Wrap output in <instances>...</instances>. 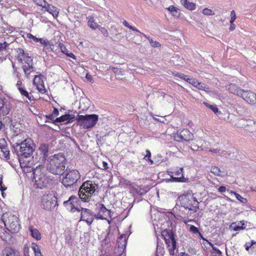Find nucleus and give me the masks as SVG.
I'll return each instance as SVG.
<instances>
[{
    "instance_id": "nucleus-48",
    "label": "nucleus",
    "mask_w": 256,
    "mask_h": 256,
    "mask_svg": "<svg viewBox=\"0 0 256 256\" xmlns=\"http://www.w3.org/2000/svg\"><path fill=\"white\" fill-rule=\"evenodd\" d=\"M69 198L70 201H72L75 206L78 204L79 198H80V197L78 198L75 196H72Z\"/></svg>"
},
{
    "instance_id": "nucleus-22",
    "label": "nucleus",
    "mask_w": 256,
    "mask_h": 256,
    "mask_svg": "<svg viewBox=\"0 0 256 256\" xmlns=\"http://www.w3.org/2000/svg\"><path fill=\"white\" fill-rule=\"evenodd\" d=\"M42 8H44L46 11L51 14L54 16V17L58 16V8L52 5L49 4L46 2Z\"/></svg>"
},
{
    "instance_id": "nucleus-29",
    "label": "nucleus",
    "mask_w": 256,
    "mask_h": 256,
    "mask_svg": "<svg viewBox=\"0 0 256 256\" xmlns=\"http://www.w3.org/2000/svg\"><path fill=\"white\" fill-rule=\"evenodd\" d=\"M28 230L32 238H36V240H40L41 239V234L38 230L34 228L32 226H30Z\"/></svg>"
},
{
    "instance_id": "nucleus-3",
    "label": "nucleus",
    "mask_w": 256,
    "mask_h": 256,
    "mask_svg": "<svg viewBox=\"0 0 256 256\" xmlns=\"http://www.w3.org/2000/svg\"><path fill=\"white\" fill-rule=\"evenodd\" d=\"M49 148L48 144L43 143L40 144L34 155L32 156L33 162L36 164H38L36 166H40L42 168L44 167V164L48 156Z\"/></svg>"
},
{
    "instance_id": "nucleus-40",
    "label": "nucleus",
    "mask_w": 256,
    "mask_h": 256,
    "mask_svg": "<svg viewBox=\"0 0 256 256\" xmlns=\"http://www.w3.org/2000/svg\"><path fill=\"white\" fill-rule=\"evenodd\" d=\"M230 193L231 194H234L236 196V198L240 202L243 204H245L247 202V200L246 198H243L242 196L240 194L234 191H230Z\"/></svg>"
},
{
    "instance_id": "nucleus-6",
    "label": "nucleus",
    "mask_w": 256,
    "mask_h": 256,
    "mask_svg": "<svg viewBox=\"0 0 256 256\" xmlns=\"http://www.w3.org/2000/svg\"><path fill=\"white\" fill-rule=\"evenodd\" d=\"M32 170L36 188L40 189L46 188L48 184V180L46 177L44 168L36 166L32 168Z\"/></svg>"
},
{
    "instance_id": "nucleus-35",
    "label": "nucleus",
    "mask_w": 256,
    "mask_h": 256,
    "mask_svg": "<svg viewBox=\"0 0 256 256\" xmlns=\"http://www.w3.org/2000/svg\"><path fill=\"white\" fill-rule=\"evenodd\" d=\"M31 248L34 253L35 256H42V254L40 248L36 244L32 242V244Z\"/></svg>"
},
{
    "instance_id": "nucleus-53",
    "label": "nucleus",
    "mask_w": 256,
    "mask_h": 256,
    "mask_svg": "<svg viewBox=\"0 0 256 256\" xmlns=\"http://www.w3.org/2000/svg\"><path fill=\"white\" fill-rule=\"evenodd\" d=\"M6 189V188L2 186V176H0V190L2 192V195L4 196L3 192Z\"/></svg>"
},
{
    "instance_id": "nucleus-46",
    "label": "nucleus",
    "mask_w": 256,
    "mask_h": 256,
    "mask_svg": "<svg viewBox=\"0 0 256 256\" xmlns=\"http://www.w3.org/2000/svg\"><path fill=\"white\" fill-rule=\"evenodd\" d=\"M97 28H98L101 33L104 35L105 37H108V30L104 27H102L100 26H97Z\"/></svg>"
},
{
    "instance_id": "nucleus-44",
    "label": "nucleus",
    "mask_w": 256,
    "mask_h": 256,
    "mask_svg": "<svg viewBox=\"0 0 256 256\" xmlns=\"http://www.w3.org/2000/svg\"><path fill=\"white\" fill-rule=\"evenodd\" d=\"M189 230L191 232L194 234H198L199 236H200L201 238H202V234L199 232L198 228L194 226L191 225L190 227Z\"/></svg>"
},
{
    "instance_id": "nucleus-26",
    "label": "nucleus",
    "mask_w": 256,
    "mask_h": 256,
    "mask_svg": "<svg viewBox=\"0 0 256 256\" xmlns=\"http://www.w3.org/2000/svg\"><path fill=\"white\" fill-rule=\"evenodd\" d=\"M166 246L170 256H174L178 252V248L176 244V242L166 244Z\"/></svg>"
},
{
    "instance_id": "nucleus-13",
    "label": "nucleus",
    "mask_w": 256,
    "mask_h": 256,
    "mask_svg": "<svg viewBox=\"0 0 256 256\" xmlns=\"http://www.w3.org/2000/svg\"><path fill=\"white\" fill-rule=\"evenodd\" d=\"M184 168H178L174 171V174L176 176L174 178H172V180H168V182H188V178L184 176Z\"/></svg>"
},
{
    "instance_id": "nucleus-63",
    "label": "nucleus",
    "mask_w": 256,
    "mask_h": 256,
    "mask_svg": "<svg viewBox=\"0 0 256 256\" xmlns=\"http://www.w3.org/2000/svg\"><path fill=\"white\" fill-rule=\"evenodd\" d=\"M52 114H53L54 116H58L59 114V112H58V108H54Z\"/></svg>"
},
{
    "instance_id": "nucleus-50",
    "label": "nucleus",
    "mask_w": 256,
    "mask_h": 256,
    "mask_svg": "<svg viewBox=\"0 0 256 256\" xmlns=\"http://www.w3.org/2000/svg\"><path fill=\"white\" fill-rule=\"evenodd\" d=\"M34 2L42 8L46 4V2L44 0H33Z\"/></svg>"
},
{
    "instance_id": "nucleus-11",
    "label": "nucleus",
    "mask_w": 256,
    "mask_h": 256,
    "mask_svg": "<svg viewBox=\"0 0 256 256\" xmlns=\"http://www.w3.org/2000/svg\"><path fill=\"white\" fill-rule=\"evenodd\" d=\"M80 212V222H86L88 226H90L94 220V212L90 209L84 208H81Z\"/></svg>"
},
{
    "instance_id": "nucleus-12",
    "label": "nucleus",
    "mask_w": 256,
    "mask_h": 256,
    "mask_svg": "<svg viewBox=\"0 0 256 256\" xmlns=\"http://www.w3.org/2000/svg\"><path fill=\"white\" fill-rule=\"evenodd\" d=\"M176 76L181 79L185 80L186 82L192 84L198 90H202L206 92H210V88L206 86V84L198 82L195 79L190 78L188 77V76L185 75L184 74H178Z\"/></svg>"
},
{
    "instance_id": "nucleus-37",
    "label": "nucleus",
    "mask_w": 256,
    "mask_h": 256,
    "mask_svg": "<svg viewBox=\"0 0 256 256\" xmlns=\"http://www.w3.org/2000/svg\"><path fill=\"white\" fill-rule=\"evenodd\" d=\"M212 250L211 252V256H222V252L216 247L214 246L212 244Z\"/></svg>"
},
{
    "instance_id": "nucleus-9",
    "label": "nucleus",
    "mask_w": 256,
    "mask_h": 256,
    "mask_svg": "<svg viewBox=\"0 0 256 256\" xmlns=\"http://www.w3.org/2000/svg\"><path fill=\"white\" fill-rule=\"evenodd\" d=\"M179 199L181 206L185 209L194 212H196L199 209V202L195 197L184 195L180 196Z\"/></svg>"
},
{
    "instance_id": "nucleus-60",
    "label": "nucleus",
    "mask_w": 256,
    "mask_h": 256,
    "mask_svg": "<svg viewBox=\"0 0 256 256\" xmlns=\"http://www.w3.org/2000/svg\"><path fill=\"white\" fill-rule=\"evenodd\" d=\"M29 248H26V245L24 246V256H30L29 255Z\"/></svg>"
},
{
    "instance_id": "nucleus-47",
    "label": "nucleus",
    "mask_w": 256,
    "mask_h": 256,
    "mask_svg": "<svg viewBox=\"0 0 256 256\" xmlns=\"http://www.w3.org/2000/svg\"><path fill=\"white\" fill-rule=\"evenodd\" d=\"M163 252H164V248L158 244L155 256H162Z\"/></svg>"
},
{
    "instance_id": "nucleus-14",
    "label": "nucleus",
    "mask_w": 256,
    "mask_h": 256,
    "mask_svg": "<svg viewBox=\"0 0 256 256\" xmlns=\"http://www.w3.org/2000/svg\"><path fill=\"white\" fill-rule=\"evenodd\" d=\"M12 104L6 98H0V114L4 116L8 114L12 108Z\"/></svg>"
},
{
    "instance_id": "nucleus-25",
    "label": "nucleus",
    "mask_w": 256,
    "mask_h": 256,
    "mask_svg": "<svg viewBox=\"0 0 256 256\" xmlns=\"http://www.w3.org/2000/svg\"><path fill=\"white\" fill-rule=\"evenodd\" d=\"M97 208H98V212L104 216H108L109 217H112V212L110 210H108L104 205L102 204H99L97 206Z\"/></svg>"
},
{
    "instance_id": "nucleus-17",
    "label": "nucleus",
    "mask_w": 256,
    "mask_h": 256,
    "mask_svg": "<svg viewBox=\"0 0 256 256\" xmlns=\"http://www.w3.org/2000/svg\"><path fill=\"white\" fill-rule=\"evenodd\" d=\"M240 96L248 104H256V94L251 91L243 90Z\"/></svg>"
},
{
    "instance_id": "nucleus-30",
    "label": "nucleus",
    "mask_w": 256,
    "mask_h": 256,
    "mask_svg": "<svg viewBox=\"0 0 256 256\" xmlns=\"http://www.w3.org/2000/svg\"><path fill=\"white\" fill-rule=\"evenodd\" d=\"M43 76H44L42 74H40L39 76H34V79L33 80L34 84L35 86H36L37 89L40 92H42V93H44V92L42 91L44 90V86L42 84L41 87L38 86V84H36V80L38 79V82L40 83V80H42V82H42V80L41 78Z\"/></svg>"
},
{
    "instance_id": "nucleus-23",
    "label": "nucleus",
    "mask_w": 256,
    "mask_h": 256,
    "mask_svg": "<svg viewBox=\"0 0 256 256\" xmlns=\"http://www.w3.org/2000/svg\"><path fill=\"white\" fill-rule=\"evenodd\" d=\"M15 57L18 60V62L20 64H23L24 57L26 56L27 53L24 52V50L22 48H18L16 50Z\"/></svg>"
},
{
    "instance_id": "nucleus-61",
    "label": "nucleus",
    "mask_w": 256,
    "mask_h": 256,
    "mask_svg": "<svg viewBox=\"0 0 256 256\" xmlns=\"http://www.w3.org/2000/svg\"><path fill=\"white\" fill-rule=\"evenodd\" d=\"M226 186H220V187H219V188H218V190L220 192H225L226 191Z\"/></svg>"
},
{
    "instance_id": "nucleus-27",
    "label": "nucleus",
    "mask_w": 256,
    "mask_h": 256,
    "mask_svg": "<svg viewBox=\"0 0 256 256\" xmlns=\"http://www.w3.org/2000/svg\"><path fill=\"white\" fill-rule=\"evenodd\" d=\"M36 42H40L44 46L47 48L52 50L54 48V45L50 44V42L47 39H42L40 38H34Z\"/></svg>"
},
{
    "instance_id": "nucleus-64",
    "label": "nucleus",
    "mask_w": 256,
    "mask_h": 256,
    "mask_svg": "<svg viewBox=\"0 0 256 256\" xmlns=\"http://www.w3.org/2000/svg\"><path fill=\"white\" fill-rule=\"evenodd\" d=\"M235 28H236V25L234 24V22L230 23V26L229 28L230 30L232 31V30H234L235 29Z\"/></svg>"
},
{
    "instance_id": "nucleus-2",
    "label": "nucleus",
    "mask_w": 256,
    "mask_h": 256,
    "mask_svg": "<svg viewBox=\"0 0 256 256\" xmlns=\"http://www.w3.org/2000/svg\"><path fill=\"white\" fill-rule=\"evenodd\" d=\"M66 160L64 154L59 153L50 157L47 170L55 175H62L64 174Z\"/></svg>"
},
{
    "instance_id": "nucleus-49",
    "label": "nucleus",
    "mask_w": 256,
    "mask_h": 256,
    "mask_svg": "<svg viewBox=\"0 0 256 256\" xmlns=\"http://www.w3.org/2000/svg\"><path fill=\"white\" fill-rule=\"evenodd\" d=\"M150 44L151 46L154 48H158L160 46V44L156 41L154 40L152 38H150V40H149Z\"/></svg>"
},
{
    "instance_id": "nucleus-54",
    "label": "nucleus",
    "mask_w": 256,
    "mask_h": 256,
    "mask_svg": "<svg viewBox=\"0 0 256 256\" xmlns=\"http://www.w3.org/2000/svg\"><path fill=\"white\" fill-rule=\"evenodd\" d=\"M108 135V133H106L105 134L104 136H101V135H96V138H97V143H98V142H102V140H104V137L105 136H106Z\"/></svg>"
},
{
    "instance_id": "nucleus-8",
    "label": "nucleus",
    "mask_w": 256,
    "mask_h": 256,
    "mask_svg": "<svg viewBox=\"0 0 256 256\" xmlns=\"http://www.w3.org/2000/svg\"><path fill=\"white\" fill-rule=\"evenodd\" d=\"M80 177V172L76 170H66L60 182L67 188H70L76 183Z\"/></svg>"
},
{
    "instance_id": "nucleus-51",
    "label": "nucleus",
    "mask_w": 256,
    "mask_h": 256,
    "mask_svg": "<svg viewBox=\"0 0 256 256\" xmlns=\"http://www.w3.org/2000/svg\"><path fill=\"white\" fill-rule=\"evenodd\" d=\"M202 14L206 16H212L214 14V12L210 9L205 8L202 10Z\"/></svg>"
},
{
    "instance_id": "nucleus-31",
    "label": "nucleus",
    "mask_w": 256,
    "mask_h": 256,
    "mask_svg": "<svg viewBox=\"0 0 256 256\" xmlns=\"http://www.w3.org/2000/svg\"><path fill=\"white\" fill-rule=\"evenodd\" d=\"M58 47L60 48L62 53L66 54L68 57L74 58V60L76 59V56L72 52H68V50L66 49V48L62 43H60L58 44Z\"/></svg>"
},
{
    "instance_id": "nucleus-52",
    "label": "nucleus",
    "mask_w": 256,
    "mask_h": 256,
    "mask_svg": "<svg viewBox=\"0 0 256 256\" xmlns=\"http://www.w3.org/2000/svg\"><path fill=\"white\" fill-rule=\"evenodd\" d=\"M230 23H232L236 19V12L234 10H232L230 12Z\"/></svg>"
},
{
    "instance_id": "nucleus-57",
    "label": "nucleus",
    "mask_w": 256,
    "mask_h": 256,
    "mask_svg": "<svg viewBox=\"0 0 256 256\" xmlns=\"http://www.w3.org/2000/svg\"><path fill=\"white\" fill-rule=\"evenodd\" d=\"M94 218L96 220H106L98 211L96 214H95Z\"/></svg>"
},
{
    "instance_id": "nucleus-7",
    "label": "nucleus",
    "mask_w": 256,
    "mask_h": 256,
    "mask_svg": "<svg viewBox=\"0 0 256 256\" xmlns=\"http://www.w3.org/2000/svg\"><path fill=\"white\" fill-rule=\"evenodd\" d=\"M98 119V116L96 114L78 115L76 120L78 125L83 128L89 129L95 126Z\"/></svg>"
},
{
    "instance_id": "nucleus-45",
    "label": "nucleus",
    "mask_w": 256,
    "mask_h": 256,
    "mask_svg": "<svg viewBox=\"0 0 256 256\" xmlns=\"http://www.w3.org/2000/svg\"><path fill=\"white\" fill-rule=\"evenodd\" d=\"M2 152L4 154V157L7 160H10V150L8 148V145L6 146L5 148H3L2 150Z\"/></svg>"
},
{
    "instance_id": "nucleus-36",
    "label": "nucleus",
    "mask_w": 256,
    "mask_h": 256,
    "mask_svg": "<svg viewBox=\"0 0 256 256\" xmlns=\"http://www.w3.org/2000/svg\"><path fill=\"white\" fill-rule=\"evenodd\" d=\"M168 11L174 16H178L180 14V10L174 6H170L168 8Z\"/></svg>"
},
{
    "instance_id": "nucleus-38",
    "label": "nucleus",
    "mask_w": 256,
    "mask_h": 256,
    "mask_svg": "<svg viewBox=\"0 0 256 256\" xmlns=\"http://www.w3.org/2000/svg\"><path fill=\"white\" fill-rule=\"evenodd\" d=\"M210 171L212 173H213L216 176H222V173H224V172H222L220 168L217 166H212L211 167Z\"/></svg>"
},
{
    "instance_id": "nucleus-15",
    "label": "nucleus",
    "mask_w": 256,
    "mask_h": 256,
    "mask_svg": "<svg viewBox=\"0 0 256 256\" xmlns=\"http://www.w3.org/2000/svg\"><path fill=\"white\" fill-rule=\"evenodd\" d=\"M161 233L166 244L176 242V235L172 230L166 228L162 230Z\"/></svg>"
},
{
    "instance_id": "nucleus-34",
    "label": "nucleus",
    "mask_w": 256,
    "mask_h": 256,
    "mask_svg": "<svg viewBox=\"0 0 256 256\" xmlns=\"http://www.w3.org/2000/svg\"><path fill=\"white\" fill-rule=\"evenodd\" d=\"M118 248H122L126 247V236L124 234L121 235L118 240Z\"/></svg>"
},
{
    "instance_id": "nucleus-55",
    "label": "nucleus",
    "mask_w": 256,
    "mask_h": 256,
    "mask_svg": "<svg viewBox=\"0 0 256 256\" xmlns=\"http://www.w3.org/2000/svg\"><path fill=\"white\" fill-rule=\"evenodd\" d=\"M219 154L220 156H224L228 154V157L229 158H233L235 157V156L234 154H232V156H230V153L228 154V152H226V150H222L221 152L220 151ZM232 154H234V153L233 152Z\"/></svg>"
},
{
    "instance_id": "nucleus-4",
    "label": "nucleus",
    "mask_w": 256,
    "mask_h": 256,
    "mask_svg": "<svg viewBox=\"0 0 256 256\" xmlns=\"http://www.w3.org/2000/svg\"><path fill=\"white\" fill-rule=\"evenodd\" d=\"M2 218L6 228L11 233L16 234L19 232L20 224L18 217L12 214H4Z\"/></svg>"
},
{
    "instance_id": "nucleus-43",
    "label": "nucleus",
    "mask_w": 256,
    "mask_h": 256,
    "mask_svg": "<svg viewBox=\"0 0 256 256\" xmlns=\"http://www.w3.org/2000/svg\"><path fill=\"white\" fill-rule=\"evenodd\" d=\"M23 60L26 66H34L33 59L31 56H28V54H27L26 56L24 57V58Z\"/></svg>"
},
{
    "instance_id": "nucleus-5",
    "label": "nucleus",
    "mask_w": 256,
    "mask_h": 256,
    "mask_svg": "<svg viewBox=\"0 0 256 256\" xmlns=\"http://www.w3.org/2000/svg\"><path fill=\"white\" fill-rule=\"evenodd\" d=\"M96 186L97 185L90 180L83 182L78 192V196L80 199L83 202L88 201L91 196L94 194L96 190Z\"/></svg>"
},
{
    "instance_id": "nucleus-20",
    "label": "nucleus",
    "mask_w": 256,
    "mask_h": 256,
    "mask_svg": "<svg viewBox=\"0 0 256 256\" xmlns=\"http://www.w3.org/2000/svg\"><path fill=\"white\" fill-rule=\"evenodd\" d=\"M227 90L232 94H234L238 96H241L243 90L240 88L236 84H230L228 86Z\"/></svg>"
},
{
    "instance_id": "nucleus-1",
    "label": "nucleus",
    "mask_w": 256,
    "mask_h": 256,
    "mask_svg": "<svg viewBox=\"0 0 256 256\" xmlns=\"http://www.w3.org/2000/svg\"><path fill=\"white\" fill-rule=\"evenodd\" d=\"M36 144L31 138H25L23 140H17L16 142L12 146V152L16 154L20 162L24 158L30 157L35 151Z\"/></svg>"
},
{
    "instance_id": "nucleus-19",
    "label": "nucleus",
    "mask_w": 256,
    "mask_h": 256,
    "mask_svg": "<svg viewBox=\"0 0 256 256\" xmlns=\"http://www.w3.org/2000/svg\"><path fill=\"white\" fill-rule=\"evenodd\" d=\"M9 45V44L6 42L3 43H0V61L2 62L6 60L8 54L6 48Z\"/></svg>"
},
{
    "instance_id": "nucleus-41",
    "label": "nucleus",
    "mask_w": 256,
    "mask_h": 256,
    "mask_svg": "<svg viewBox=\"0 0 256 256\" xmlns=\"http://www.w3.org/2000/svg\"><path fill=\"white\" fill-rule=\"evenodd\" d=\"M205 106H206L208 108H210L215 114H218V113H220V112L218 110V109L216 107V105H212L208 102H204Z\"/></svg>"
},
{
    "instance_id": "nucleus-18",
    "label": "nucleus",
    "mask_w": 256,
    "mask_h": 256,
    "mask_svg": "<svg viewBox=\"0 0 256 256\" xmlns=\"http://www.w3.org/2000/svg\"><path fill=\"white\" fill-rule=\"evenodd\" d=\"M76 118L74 115L68 114L59 118H56L54 120V122H52V123L56 124V123H60L65 122L66 123H69L73 122Z\"/></svg>"
},
{
    "instance_id": "nucleus-24",
    "label": "nucleus",
    "mask_w": 256,
    "mask_h": 256,
    "mask_svg": "<svg viewBox=\"0 0 256 256\" xmlns=\"http://www.w3.org/2000/svg\"><path fill=\"white\" fill-rule=\"evenodd\" d=\"M63 204L67 210L72 212H74L76 210L80 212V208H76V206L74 205L72 201H70V198L68 200L64 202Z\"/></svg>"
},
{
    "instance_id": "nucleus-62",
    "label": "nucleus",
    "mask_w": 256,
    "mask_h": 256,
    "mask_svg": "<svg viewBox=\"0 0 256 256\" xmlns=\"http://www.w3.org/2000/svg\"><path fill=\"white\" fill-rule=\"evenodd\" d=\"M46 117L48 120H53V122H54V116H53V114H50L46 115Z\"/></svg>"
},
{
    "instance_id": "nucleus-59",
    "label": "nucleus",
    "mask_w": 256,
    "mask_h": 256,
    "mask_svg": "<svg viewBox=\"0 0 256 256\" xmlns=\"http://www.w3.org/2000/svg\"><path fill=\"white\" fill-rule=\"evenodd\" d=\"M18 124H16V122H15L14 124V122L11 121L10 122V128H11V129H14V128H16V129H18L19 128L18 127L16 126Z\"/></svg>"
},
{
    "instance_id": "nucleus-28",
    "label": "nucleus",
    "mask_w": 256,
    "mask_h": 256,
    "mask_svg": "<svg viewBox=\"0 0 256 256\" xmlns=\"http://www.w3.org/2000/svg\"><path fill=\"white\" fill-rule=\"evenodd\" d=\"M25 76L27 78H29L30 74L31 72H34L36 68L34 66H26V64L22 65V67Z\"/></svg>"
},
{
    "instance_id": "nucleus-21",
    "label": "nucleus",
    "mask_w": 256,
    "mask_h": 256,
    "mask_svg": "<svg viewBox=\"0 0 256 256\" xmlns=\"http://www.w3.org/2000/svg\"><path fill=\"white\" fill-rule=\"evenodd\" d=\"M19 252L14 248L10 247H6L3 250L1 253V256H18Z\"/></svg>"
},
{
    "instance_id": "nucleus-10",
    "label": "nucleus",
    "mask_w": 256,
    "mask_h": 256,
    "mask_svg": "<svg viewBox=\"0 0 256 256\" xmlns=\"http://www.w3.org/2000/svg\"><path fill=\"white\" fill-rule=\"evenodd\" d=\"M41 204L43 209L51 210L57 205V198L52 194H45L42 198Z\"/></svg>"
},
{
    "instance_id": "nucleus-16",
    "label": "nucleus",
    "mask_w": 256,
    "mask_h": 256,
    "mask_svg": "<svg viewBox=\"0 0 256 256\" xmlns=\"http://www.w3.org/2000/svg\"><path fill=\"white\" fill-rule=\"evenodd\" d=\"M194 134L188 129H184L175 136V140L178 142L182 140L190 141L192 140Z\"/></svg>"
},
{
    "instance_id": "nucleus-33",
    "label": "nucleus",
    "mask_w": 256,
    "mask_h": 256,
    "mask_svg": "<svg viewBox=\"0 0 256 256\" xmlns=\"http://www.w3.org/2000/svg\"><path fill=\"white\" fill-rule=\"evenodd\" d=\"M18 90L22 96H26L30 101L34 100L33 96L29 94L24 88H18Z\"/></svg>"
},
{
    "instance_id": "nucleus-56",
    "label": "nucleus",
    "mask_w": 256,
    "mask_h": 256,
    "mask_svg": "<svg viewBox=\"0 0 256 256\" xmlns=\"http://www.w3.org/2000/svg\"><path fill=\"white\" fill-rule=\"evenodd\" d=\"M7 146V142L4 139L2 138L0 140V148L1 149V150H2V148H5Z\"/></svg>"
},
{
    "instance_id": "nucleus-32",
    "label": "nucleus",
    "mask_w": 256,
    "mask_h": 256,
    "mask_svg": "<svg viewBox=\"0 0 256 256\" xmlns=\"http://www.w3.org/2000/svg\"><path fill=\"white\" fill-rule=\"evenodd\" d=\"M180 2L186 8L190 10H193L196 8V4L190 2L187 0H181Z\"/></svg>"
},
{
    "instance_id": "nucleus-39",
    "label": "nucleus",
    "mask_w": 256,
    "mask_h": 256,
    "mask_svg": "<svg viewBox=\"0 0 256 256\" xmlns=\"http://www.w3.org/2000/svg\"><path fill=\"white\" fill-rule=\"evenodd\" d=\"M88 26L92 29L96 30L97 28V26H99L94 22V17H90L88 22Z\"/></svg>"
},
{
    "instance_id": "nucleus-58",
    "label": "nucleus",
    "mask_w": 256,
    "mask_h": 256,
    "mask_svg": "<svg viewBox=\"0 0 256 256\" xmlns=\"http://www.w3.org/2000/svg\"><path fill=\"white\" fill-rule=\"evenodd\" d=\"M146 154L145 155V156H144V160H147L148 158H151V152L148 150H146Z\"/></svg>"
},
{
    "instance_id": "nucleus-42",
    "label": "nucleus",
    "mask_w": 256,
    "mask_h": 256,
    "mask_svg": "<svg viewBox=\"0 0 256 256\" xmlns=\"http://www.w3.org/2000/svg\"><path fill=\"white\" fill-rule=\"evenodd\" d=\"M244 225V224H242V226H238L236 224L235 222L232 223L230 226V228L232 230H234V231H238L242 230L245 228V227H244L243 226Z\"/></svg>"
}]
</instances>
